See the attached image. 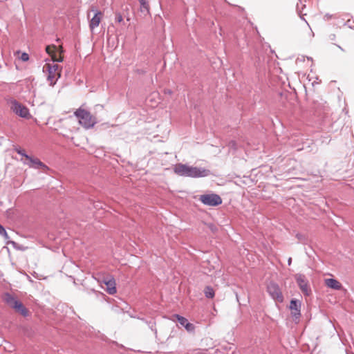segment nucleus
<instances>
[{"mask_svg":"<svg viewBox=\"0 0 354 354\" xmlns=\"http://www.w3.org/2000/svg\"><path fill=\"white\" fill-rule=\"evenodd\" d=\"M46 51L50 56L53 63L46 64L43 70L48 72V80L52 82L61 76L60 67L55 62H62L63 61L62 55L63 49L62 47H57L55 45H49L46 47Z\"/></svg>","mask_w":354,"mask_h":354,"instance_id":"nucleus-1","label":"nucleus"},{"mask_svg":"<svg viewBox=\"0 0 354 354\" xmlns=\"http://www.w3.org/2000/svg\"><path fill=\"white\" fill-rule=\"evenodd\" d=\"M174 171L179 176L190 178L205 177L210 174V171L207 169L181 163L176 165Z\"/></svg>","mask_w":354,"mask_h":354,"instance_id":"nucleus-2","label":"nucleus"},{"mask_svg":"<svg viewBox=\"0 0 354 354\" xmlns=\"http://www.w3.org/2000/svg\"><path fill=\"white\" fill-rule=\"evenodd\" d=\"M3 301L17 313L21 315L23 317H28L30 315L29 310L24 306V304L17 299L11 294L6 292L3 295Z\"/></svg>","mask_w":354,"mask_h":354,"instance_id":"nucleus-3","label":"nucleus"},{"mask_svg":"<svg viewBox=\"0 0 354 354\" xmlns=\"http://www.w3.org/2000/svg\"><path fill=\"white\" fill-rule=\"evenodd\" d=\"M80 124L88 129L96 123V118L91 114V112H74Z\"/></svg>","mask_w":354,"mask_h":354,"instance_id":"nucleus-4","label":"nucleus"},{"mask_svg":"<svg viewBox=\"0 0 354 354\" xmlns=\"http://www.w3.org/2000/svg\"><path fill=\"white\" fill-rule=\"evenodd\" d=\"M199 200L205 205L217 206L222 203L221 198L216 194L201 195Z\"/></svg>","mask_w":354,"mask_h":354,"instance_id":"nucleus-5","label":"nucleus"},{"mask_svg":"<svg viewBox=\"0 0 354 354\" xmlns=\"http://www.w3.org/2000/svg\"><path fill=\"white\" fill-rule=\"evenodd\" d=\"M21 161L25 165L34 169H43L44 171L48 170V167L44 164L39 159L30 156H26V159L21 158Z\"/></svg>","mask_w":354,"mask_h":354,"instance_id":"nucleus-6","label":"nucleus"},{"mask_svg":"<svg viewBox=\"0 0 354 354\" xmlns=\"http://www.w3.org/2000/svg\"><path fill=\"white\" fill-rule=\"evenodd\" d=\"M267 290L269 295L272 297V298L278 301L282 302L283 300V297L281 293V291L279 287V286L274 283H270L268 285Z\"/></svg>","mask_w":354,"mask_h":354,"instance_id":"nucleus-7","label":"nucleus"},{"mask_svg":"<svg viewBox=\"0 0 354 354\" xmlns=\"http://www.w3.org/2000/svg\"><path fill=\"white\" fill-rule=\"evenodd\" d=\"M90 12H94V15L89 22V28L91 31H93V30L99 26L102 20L103 13L101 11L95 10L94 8H92Z\"/></svg>","mask_w":354,"mask_h":354,"instance_id":"nucleus-8","label":"nucleus"},{"mask_svg":"<svg viewBox=\"0 0 354 354\" xmlns=\"http://www.w3.org/2000/svg\"><path fill=\"white\" fill-rule=\"evenodd\" d=\"M301 303L297 300L292 299L290 304V309L291 310V315L295 320L300 317L301 313Z\"/></svg>","mask_w":354,"mask_h":354,"instance_id":"nucleus-9","label":"nucleus"},{"mask_svg":"<svg viewBox=\"0 0 354 354\" xmlns=\"http://www.w3.org/2000/svg\"><path fill=\"white\" fill-rule=\"evenodd\" d=\"M295 279L301 290L306 295H308V286L306 280L305 276L301 274L295 275Z\"/></svg>","mask_w":354,"mask_h":354,"instance_id":"nucleus-10","label":"nucleus"},{"mask_svg":"<svg viewBox=\"0 0 354 354\" xmlns=\"http://www.w3.org/2000/svg\"><path fill=\"white\" fill-rule=\"evenodd\" d=\"M325 285L333 290H340L342 287L341 283L335 279H326L324 280Z\"/></svg>","mask_w":354,"mask_h":354,"instance_id":"nucleus-11","label":"nucleus"},{"mask_svg":"<svg viewBox=\"0 0 354 354\" xmlns=\"http://www.w3.org/2000/svg\"><path fill=\"white\" fill-rule=\"evenodd\" d=\"M106 286V292L110 295H114L116 292L115 281L113 278L104 281Z\"/></svg>","mask_w":354,"mask_h":354,"instance_id":"nucleus-12","label":"nucleus"},{"mask_svg":"<svg viewBox=\"0 0 354 354\" xmlns=\"http://www.w3.org/2000/svg\"><path fill=\"white\" fill-rule=\"evenodd\" d=\"M8 104L10 111H28L26 108L21 106L17 100L13 99L8 100Z\"/></svg>","mask_w":354,"mask_h":354,"instance_id":"nucleus-13","label":"nucleus"},{"mask_svg":"<svg viewBox=\"0 0 354 354\" xmlns=\"http://www.w3.org/2000/svg\"><path fill=\"white\" fill-rule=\"evenodd\" d=\"M140 4V12L141 16L145 17L149 14V3L146 0H138Z\"/></svg>","mask_w":354,"mask_h":354,"instance_id":"nucleus-14","label":"nucleus"},{"mask_svg":"<svg viewBox=\"0 0 354 354\" xmlns=\"http://www.w3.org/2000/svg\"><path fill=\"white\" fill-rule=\"evenodd\" d=\"M204 292H205V297L207 298H213L214 297V291L213 288L209 286H207L205 288Z\"/></svg>","mask_w":354,"mask_h":354,"instance_id":"nucleus-15","label":"nucleus"},{"mask_svg":"<svg viewBox=\"0 0 354 354\" xmlns=\"http://www.w3.org/2000/svg\"><path fill=\"white\" fill-rule=\"evenodd\" d=\"M176 319H177V321L178 322V323L183 326H185L186 324L188 322L187 319L186 318H185L184 317H182L179 315H175Z\"/></svg>","mask_w":354,"mask_h":354,"instance_id":"nucleus-16","label":"nucleus"},{"mask_svg":"<svg viewBox=\"0 0 354 354\" xmlns=\"http://www.w3.org/2000/svg\"><path fill=\"white\" fill-rule=\"evenodd\" d=\"M16 113L21 118L29 119L32 118L30 112H16Z\"/></svg>","mask_w":354,"mask_h":354,"instance_id":"nucleus-17","label":"nucleus"},{"mask_svg":"<svg viewBox=\"0 0 354 354\" xmlns=\"http://www.w3.org/2000/svg\"><path fill=\"white\" fill-rule=\"evenodd\" d=\"M185 329L188 331V332H194V329H195V326L192 323H189V322H187L185 326Z\"/></svg>","mask_w":354,"mask_h":354,"instance_id":"nucleus-18","label":"nucleus"},{"mask_svg":"<svg viewBox=\"0 0 354 354\" xmlns=\"http://www.w3.org/2000/svg\"><path fill=\"white\" fill-rule=\"evenodd\" d=\"M15 151H17V153L19 155H21L22 156L21 158L23 159H26V156H28L26 153H25V151L21 148H17L15 149Z\"/></svg>","mask_w":354,"mask_h":354,"instance_id":"nucleus-19","label":"nucleus"},{"mask_svg":"<svg viewBox=\"0 0 354 354\" xmlns=\"http://www.w3.org/2000/svg\"><path fill=\"white\" fill-rule=\"evenodd\" d=\"M20 59L24 62H26L29 59V55L26 53H23L20 57Z\"/></svg>","mask_w":354,"mask_h":354,"instance_id":"nucleus-20","label":"nucleus"},{"mask_svg":"<svg viewBox=\"0 0 354 354\" xmlns=\"http://www.w3.org/2000/svg\"><path fill=\"white\" fill-rule=\"evenodd\" d=\"M88 109V107L86 106V104H84L82 106H80L78 109H77L75 111H87Z\"/></svg>","mask_w":354,"mask_h":354,"instance_id":"nucleus-21","label":"nucleus"},{"mask_svg":"<svg viewBox=\"0 0 354 354\" xmlns=\"http://www.w3.org/2000/svg\"><path fill=\"white\" fill-rule=\"evenodd\" d=\"M122 20H123L122 16L120 13L116 14L115 21L118 23H120L122 21Z\"/></svg>","mask_w":354,"mask_h":354,"instance_id":"nucleus-22","label":"nucleus"},{"mask_svg":"<svg viewBox=\"0 0 354 354\" xmlns=\"http://www.w3.org/2000/svg\"><path fill=\"white\" fill-rule=\"evenodd\" d=\"M0 234H4V235L7 234L6 230L1 225H0Z\"/></svg>","mask_w":354,"mask_h":354,"instance_id":"nucleus-23","label":"nucleus"},{"mask_svg":"<svg viewBox=\"0 0 354 354\" xmlns=\"http://www.w3.org/2000/svg\"><path fill=\"white\" fill-rule=\"evenodd\" d=\"M172 91L171 89H165V93L168 95H171Z\"/></svg>","mask_w":354,"mask_h":354,"instance_id":"nucleus-24","label":"nucleus"},{"mask_svg":"<svg viewBox=\"0 0 354 354\" xmlns=\"http://www.w3.org/2000/svg\"><path fill=\"white\" fill-rule=\"evenodd\" d=\"M94 109H96V110L102 109H103V106L101 104H96L95 106Z\"/></svg>","mask_w":354,"mask_h":354,"instance_id":"nucleus-25","label":"nucleus"},{"mask_svg":"<svg viewBox=\"0 0 354 354\" xmlns=\"http://www.w3.org/2000/svg\"><path fill=\"white\" fill-rule=\"evenodd\" d=\"M291 263H292V258L289 257L288 259V263L290 266L291 264Z\"/></svg>","mask_w":354,"mask_h":354,"instance_id":"nucleus-26","label":"nucleus"},{"mask_svg":"<svg viewBox=\"0 0 354 354\" xmlns=\"http://www.w3.org/2000/svg\"><path fill=\"white\" fill-rule=\"evenodd\" d=\"M230 145H231L232 147H234L235 146V142L232 141L230 143Z\"/></svg>","mask_w":354,"mask_h":354,"instance_id":"nucleus-27","label":"nucleus"},{"mask_svg":"<svg viewBox=\"0 0 354 354\" xmlns=\"http://www.w3.org/2000/svg\"><path fill=\"white\" fill-rule=\"evenodd\" d=\"M153 97V95L149 96V98L147 99V100H152Z\"/></svg>","mask_w":354,"mask_h":354,"instance_id":"nucleus-28","label":"nucleus"},{"mask_svg":"<svg viewBox=\"0 0 354 354\" xmlns=\"http://www.w3.org/2000/svg\"><path fill=\"white\" fill-rule=\"evenodd\" d=\"M90 17V12L88 13V17Z\"/></svg>","mask_w":354,"mask_h":354,"instance_id":"nucleus-29","label":"nucleus"}]
</instances>
